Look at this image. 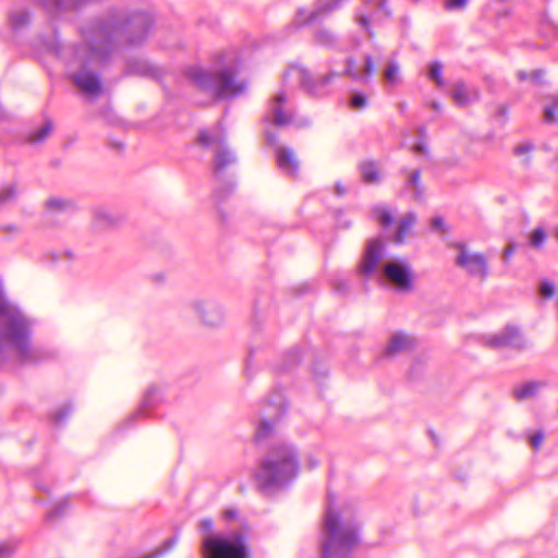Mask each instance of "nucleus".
<instances>
[{
  "label": "nucleus",
  "mask_w": 558,
  "mask_h": 558,
  "mask_svg": "<svg viewBox=\"0 0 558 558\" xmlns=\"http://www.w3.org/2000/svg\"><path fill=\"white\" fill-rule=\"evenodd\" d=\"M305 22H306V19H302V17H301V14H300V15H299V17H298L296 23H298L299 25H301V24H303V23H305Z\"/></svg>",
  "instance_id": "nucleus-45"
},
{
  "label": "nucleus",
  "mask_w": 558,
  "mask_h": 558,
  "mask_svg": "<svg viewBox=\"0 0 558 558\" xmlns=\"http://www.w3.org/2000/svg\"><path fill=\"white\" fill-rule=\"evenodd\" d=\"M414 150L416 153H418V154H422V155H426L427 154L426 146L423 143L416 144L415 147H414Z\"/></svg>",
  "instance_id": "nucleus-43"
},
{
  "label": "nucleus",
  "mask_w": 558,
  "mask_h": 558,
  "mask_svg": "<svg viewBox=\"0 0 558 558\" xmlns=\"http://www.w3.org/2000/svg\"><path fill=\"white\" fill-rule=\"evenodd\" d=\"M52 131V123L50 121L46 122V124L40 130L39 134L36 136L37 141L44 140L50 132Z\"/></svg>",
  "instance_id": "nucleus-34"
},
{
  "label": "nucleus",
  "mask_w": 558,
  "mask_h": 558,
  "mask_svg": "<svg viewBox=\"0 0 558 558\" xmlns=\"http://www.w3.org/2000/svg\"><path fill=\"white\" fill-rule=\"evenodd\" d=\"M429 75L438 86H444L442 65L439 62H434L430 65Z\"/></svg>",
  "instance_id": "nucleus-23"
},
{
  "label": "nucleus",
  "mask_w": 558,
  "mask_h": 558,
  "mask_svg": "<svg viewBox=\"0 0 558 558\" xmlns=\"http://www.w3.org/2000/svg\"><path fill=\"white\" fill-rule=\"evenodd\" d=\"M456 247L460 251L457 264L470 275L485 279L487 277V263L484 255L469 253L466 246L462 243L456 244Z\"/></svg>",
  "instance_id": "nucleus-7"
},
{
  "label": "nucleus",
  "mask_w": 558,
  "mask_h": 558,
  "mask_svg": "<svg viewBox=\"0 0 558 558\" xmlns=\"http://www.w3.org/2000/svg\"><path fill=\"white\" fill-rule=\"evenodd\" d=\"M373 214L383 227H389L393 221L391 211L385 207L374 208Z\"/></svg>",
  "instance_id": "nucleus-20"
},
{
  "label": "nucleus",
  "mask_w": 558,
  "mask_h": 558,
  "mask_svg": "<svg viewBox=\"0 0 558 558\" xmlns=\"http://www.w3.org/2000/svg\"><path fill=\"white\" fill-rule=\"evenodd\" d=\"M16 191L12 186L4 187L0 191V202L4 203L14 197Z\"/></svg>",
  "instance_id": "nucleus-30"
},
{
  "label": "nucleus",
  "mask_w": 558,
  "mask_h": 558,
  "mask_svg": "<svg viewBox=\"0 0 558 558\" xmlns=\"http://www.w3.org/2000/svg\"><path fill=\"white\" fill-rule=\"evenodd\" d=\"M272 426L270 423H263L259 427V429L256 433V438L262 439L269 435L271 432Z\"/></svg>",
  "instance_id": "nucleus-31"
},
{
  "label": "nucleus",
  "mask_w": 558,
  "mask_h": 558,
  "mask_svg": "<svg viewBox=\"0 0 558 558\" xmlns=\"http://www.w3.org/2000/svg\"><path fill=\"white\" fill-rule=\"evenodd\" d=\"M544 75H545V71L542 69L534 70L532 72H525V71L518 72V77L520 81L530 80L535 83H541L543 81Z\"/></svg>",
  "instance_id": "nucleus-22"
},
{
  "label": "nucleus",
  "mask_w": 558,
  "mask_h": 558,
  "mask_svg": "<svg viewBox=\"0 0 558 558\" xmlns=\"http://www.w3.org/2000/svg\"><path fill=\"white\" fill-rule=\"evenodd\" d=\"M411 344L412 341L408 336L403 333H397L391 338L387 351L388 353H398L405 350Z\"/></svg>",
  "instance_id": "nucleus-16"
},
{
  "label": "nucleus",
  "mask_w": 558,
  "mask_h": 558,
  "mask_svg": "<svg viewBox=\"0 0 558 558\" xmlns=\"http://www.w3.org/2000/svg\"><path fill=\"white\" fill-rule=\"evenodd\" d=\"M279 168L290 174H295L299 169V161L295 153L289 147H279L276 151Z\"/></svg>",
  "instance_id": "nucleus-12"
},
{
  "label": "nucleus",
  "mask_w": 558,
  "mask_h": 558,
  "mask_svg": "<svg viewBox=\"0 0 558 558\" xmlns=\"http://www.w3.org/2000/svg\"><path fill=\"white\" fill-rule=\"evenodd\" d=\"M384 275L387 280L401 291L413 289V271L407 260H391L384 267Z\"/></svg>",
  "instance_id": "nucleus-6"
},
{
  "label": "nucleus",
  "mask_w": 558,
  "mask_h": 558,
  "mask_svg": "<svg viewBox=\"0 0 558 558\" xmlns=\"http://www.w3.org/2000/svg\"><path fill=\"white\" fill-rule=\"evenodd\" d=\"M0 333L17 349H25L27 323L20 311L7 301L2 292H0Z\"/></svg>",
  "instance_id": "nucleus-3"
},
{
  "label": "nucleus",
  "mask_w": 558,
  "mask_h": 558,
  "mask_svg": "<svg viewBox=\"0 0 558 558\" xmlns=\"http://www.w3.org/2000/svg\"><path fill=\"white\" fill-rule=\"evenodd\" d=\"M29 20V14L23 10L15 11L10 16L11 24L14 28H20L28 24Z\"/></svg>",
  "instance_id": "nucleus-21"
},
{
  "label": "nucleus",
  "mask_w": 558,
  "mask_h": 558,
  "mask_svg": "<svg viewBox=\"0 0 558 558\" xmlns=\"http://www.w3.org/2000/svg\"><path fill=\"white\" fill-rule=\"evenodd\" d=\"M385 77L386 80L391 83L396 84L399 81V66L397 63L392 62L389 63L387 69L385 70Z\"/></svg>",
  "instance_id": "nucleus-24"
},
{
  "label": "nucleus",
  "mask_w": 558,
  "mask_h": 558,
  "mask_svg": "<svg viewBox=\"0 0 558 558\" xmlns=\"http://www.w3.org/2000/svg\"><path fill=\"white\" fill-rule=\"evenodd\" d=\"M415 222L416 216L413 213L407 214L398 223L395 241L397 243H403L411 233Z\"/></svg>",
  "instance_id": "nucleus-13"
},
{
  "label": "nucleus",
  "mask_w": 558,
  "mask_h": 558,
  "mask_svg": "<svg viewBox=\"0 0 558 558\" xmlns=\"http://www.w3.org/2000/svg\"><path fill=\"white\" fill-rule=\"evenodd\" d=\"M432 107H433V109H435V110H439V109L441 108V106H440L439 104H436V102H434V104L432 105Z\"/></svg>",
  "instance_id": "nucleus-46"
},
{
  "label": "nucleus",
  "mask_w": 558,
  "mask_h": 558,
  "mask_svg": "<svg viewBox=\"0 0 558 558\" xmlns=\"http://www.w3.org/2000/svg\"><path fill=\"white\" fill-rule=\"evenodd\" d=\"M204 526H205L206 529H210V527H211V523H210V522H205V523H204Z\"/></svg>",
  "instance_id": "nucleus-47"
},
{
  "label": "nucleus",
  "mask_w": 558,
  "mask_h": 558,
  "mask_svg": "<svg viewBox=\"0 0 558 558\" xmlns=\"http://www.w3.org/2000/svg\"><path fill=\"white\" fill-rule=\"evenodd\" d=\"M223 515L227 520H234L238 518V511L234 508H229L225 510Z\"/></svg>",
  "instance_id": "nucleus-42"
},
{
  "label": "nucleus",
  "mask_w": 558,
  "mask_h": 558,
  "mask_svg": "<svg viewBox=\"0 0 558 558\" xmlns=\"http://www.w3.org/2000/svg\"><path fill=\"white\" fill-rule=\"evenodd\" d=\"M410 184L415 189L417 195L420 196L422 194V186H421V173L418 170H414L410 175Z\"/></svg>",
  "instance_id": "nucleus-27"
},
{
  "label": "nucleus",
  "mask_w": 558,
  "mask_h": 558,
  "mask_svg": "<svg viewBox=\"0 0 558 558\" xmlns=\"http://www.w3.org/2000/svg\"><path fill=\"white\" fill-rule=\"evenodd\" d=\"M545 239H546L545 231L543 229L538 228L532 232L530 241H531L532 245L538 247L544 243Z\"/></svg>",
  "instance_id": "nucleus-25"
},
{
  "label": "nucleus",
  "mask_w": 558,
  "mask_h": 558,
  "mask_svg": "<svg viewBox=\"0 0 558 558\" xmlns=\"http://www.w3.org/2000/svg\"><path fill=\"white\" fill-rule=\"evenodd\" d=\"M469 0H446L445 8L449 11L463 9Z\"/></svg>",
  "instance_id": "nucleus-29"
},
{
  "label": "nucleus",
  "mask_w": 558,
  "mask_h": 558,
  "mask_svg": "<svg viewBox=\"0 0 558 558\" xmlns=\"http://www.w3.org/2000/svg\"><path fill=\"white\" fill-rule=\"evenodd\" d=\"M515 250V245L513 243H510L502 253V258L506 263H508L513 255Z\"/></svg>",
  "instance_id": "nucleus-37"
},
{
  "label": "nucleus",
  "mask_w": 558,
  "mask_h": 558,
  "mask_svg": "<svg viewBox=\"0 0 558 558\" xmlns=\"http://www.w3.org/2000/svg\"><path fill=\"white\" fill-rule=\"evenodd\" d=\"M367 105V98L364 94H354L351 98V107L353 109H364Z\"/></svg>",
  "instance_id": "nucleus-26"
},
{
  "label": "nucleus",
  "mask_w": 558,
  "mask_h": 558,
  "mask_svg": "<svg viewBox=\"0 0 558 558\" xmlns=\"http://www.w3.org/2000/svg\"><path fill=\"white\" fill-rule=\"evenodd\" d=\"M233 158L226 149H219L215 156V172L221 174L223 170L231 165Z\"/></svg>",
  "instance_id": "nucleus-17"
},
{
  "label": "nucleus",
  "mask_w": 558,
  "mask_h": 558,
  "mask_svg": "<svg viewBox=\"0 0 558 558\" xmlns=\"http://www.w3.org/2000/svg\"><path fill=\"white\" fill-rule=\"evenodd\" d=\"M13 553V547L8 544H0V558H7Z\"/></svg>",
  "instance_id": "nucleus-38"
},
{
  "label": "nucleus",
  "mask_w": 558,
  "mask_h": 558,
  "mask_svg": "<svg viewBox=\"0 0 558 558\" xmlns=\"http://www.w3.org/2000/svg\"><path fill=\"white\" fill-rule=\"evenodd\" d=\"M361 170L365 183L373 184L379 181V172L375 163L365 162L362 165Z\"/></svg>",
  "instance_id": "nucleus-18"
},
{
  "label": "nucleus",
  "mask_w": 558,
  "mask_h": 558,
  "mask_svg": "<svg viewBox=\"0 0 558 558\" xmlns=\"http://www.w3.org/2000/svg\"><path fill=\"white\" fill-rule=\"evenodd\" d=\"M375 68H376V66H375V61H374V59H373L371 56L366 57V58H365L364 73H365L366 75H373V74H374V72H375Z\"/></svg>",
  "instance_id": "nucleus-32"
},
{
  "label": "nucleus",
  "mask_w": 558,
  "mask_h": 558,
  "mask_svg": "<svg viewBox=\"0 0 558 558\" xmlns=\"http://www.w3.org/2000/svg\"><path fill=\"white\" fill-rule=\"evenodd\" d=\"M298 470L299 461L293 450L286 446H277L272 448L269 456L262 462L255 480L257 485L265 489L281 481L293 477Z\"/></svg>",
  "instance_id": "nucleus-1"
},
{
  "label": "nucleus",
  "mask_w": 558,
  "mask_h": 558,
  "mask_svg": "<svg viewBox=\"0 0 558 558\" xmlns=\"http://www.w3.org/2000/svg\"><path fill=\"white\" fill-rule=\"evenodd\" d=\"M384 257V245L377 240H369L365 250L364 257L360 264V271L363 275H372L378 267Z\"/></svg>",
  "instance_id": "nucleus-8"
},
{
  "label": "nucleus",
  "mask_w": 558,
  "mask_h": 558,
  "mask_svg": "<svg viewBox=\"0 0 558 558\" xmlns=\"http://www.w3.org/2000/svg\"><path fill=\"white\" fill-rule=\"evenodd\" d=\"M360 22H361V24H362L365 28H368V26H369V21H368V19H367V17L362 16V17L360 19Z\"/></svg>",
  "instance_id": "nucleus-44"
},
{
  "label": "nucleus",
  "mask_w": 558,
  "mask_h": 558,
  "mask_svg": "<svg viewBox=\"0 0 558 558\" xmlns=\"http://www.w3.org/2000/svg\"><path fill=\"white\" fill-rule=\"evenodd\" d=\"M198 141L201 144L203 145H210V144H214L216 143L217 141H215L214 138H211L208 134L206 133H203L199 135L198 137Z\"/></svg>",
  "instance_id": "nucleus-41"
},
{
  "label": "nucleus",
  "mask_w": 558,
  "mask_h": 558,
  "mask_svg": "<svg viewBox=\"0 0 558 558\" xmlns=\"http://www.w3.org/2000/svg\"><path fill=\"white\" fill-rule=\"evenodd\" d=\"M543 442V434L536 433L531 437V445L534 449H539L541 445Z\"/></svg>",
  "instance_id": "nucleus-36"
},
{
  "label": "nucleus",
  "mask_w": 558,
  "mask_h": 558,
  "mask_svg": "<svg viewBox=\"0 0 558 558\" xmlns=\"http://www.w3.org/2000/svg\"><path fill=\"white\" fill-rule=\"evenodd\" d=\"M471 97H473L474 99H478V90H473L471 94H469L463 84L459 83L454 85L452 89V98L454 99L458 106H468L471 102Z\"/></svg>",
  "instance_id": "nucleus-14"
},
{
  "label": "nucleus",
  "mask_w": 558,
  "mask_h": 558,
  "mask_svg": "<svg viewBox=\"0 0 558 558\" xmlns=\"http://www.w3.org/2000/svg\"><path fill=\"white\" fill-rule=\"evenodd\" d=\"M343 75L344 76H349L351 77L352 80H357L359 78V75L355 71V60L352 59V58H349L347 60V68L343 72Z\"/></svg>",
  "instance_id": "nucleus-28"
},
{
  "label": "nucleus",
  "mask_w": 558,
  "mask_h": 558,
  "mask_svg": "<svg viewBox=\"0 0 558 558\" xmlns=\"http://www.w3.org/2000/svg\"><path fill=\"white\" fill-rule=\"evenodd\" d=\"M325 530L323 558H344L357 542L354 529L344 524L333 510L327 511Z\"/></svg>",
  "instance_id": "nucleus-2"
},
{
  "label": "nucleus",
  "mask_w": 558,
  "mask_h": 558,
  "mask_svg": "<svg viewBox=\"0 0 558 558\" xmlns=\"http://www.w3.org/2000/svg\"><path fill=\"white\" fill-rule=\"evenodd\" d=\"M190 75L201 87L211 89L216 97L235 95L243 89L242 86L235 82L232 72L229 70L220 71L213 77L199 70L192 71Z\"/></svg>",
  "instance_id": "nucleus-5"
},
{
  "label": "nucleus",
  "mask_w": 558,
  "mask_h": 558,
  "mask_svg": "<svg viewBox=\"0 0 558 558\" xmlns=\"http://www.w3.org/2000/svg\"><path fill=\"white\" fill-rule=\"evenodd\" d=\"M539 387V383H525L513 389V396L518 401H522L535 396Z\"/></svg>",
  "instance_id": "nucleus-15"
},
{
  "label": "nucleus",
  "mask_w": 558,
  "mask_h": 558,
  "mask_svg": "<svg viewBox=\"0 0 558 558\" xmlns=\"http://www.w3.org/2000/svg\"><path fill=\"white\" fill-rule=\"evenodd\" d=\"M541 293L545 298H551L554 295V293H555V288H554V286L551 283L544 282L541 286Z\"/></svg>",
  "instance_id": "nucleus-33"
},
{
  "label": "nucleus",
  "mask_w": 558,
  "mask_h": 558,
  "mask_svg": "<svg viewBox=\"0 0 558 558\" xmlns=\"http://www.w3.org/2000/svg\"><path fill=\"white\" fill-rule=\"evenodd\" d=\"M532 150V146L527 144L519 145L515 147L514 151L517 155L521 156L523 154H529Z\"/></svg>",
  "instance_id": "nucleus-39"
},
{
  "label": "nucleus",
  "mask_w": 558,
  "mask_h": 558,
  "mask_svg": "<svg viewBox=\"0 0 558 558\" xmlns=\"http://www.w3.org/2000/svg\"><path fill=\"white\" fill-rule=\"evenodd\" d=\"M47 205L50 209H61L64 207V203L60 199H50Z\"/></svg>",
  "instance_id": "nucleus-40"
},
{
  "label": "nucleus",
  "mask_w": 558,
  "mask_h": 558,
  "mask_svg": "<svg viewBox=\"0 0 558 558\" xmlns=\"http://www.w3.org/2000/svg\"><path fill=\"white\" fill-rule=\"evenodd\" d=\"M73 82L78 88L88 95L98 96L102 92L100 78L92 72L82 71L75 74L73 76Z\"/></svg>",
  "instance_id": "nucleus-10"
},
{
  "label": "nucleus",
  "mask_w": 558,
  "mask_h": 558,
  "mask_svg": "<svg viewBox=\"0 0 558 558\" xmlns=\"http://www.w3.org/2000/svg\"><path fill=\"white\" fill-rule=\"evenodd\" d=\"M206 558H246L247 546L243 535L232 534L230 538L209 536L204 541Z\"/></svg>",
  "instance_id": "nucleus-4"
},
{
  "label": "nucleus",
  "mask_w": 558,
  "mask_h": 558,
  "mask_svg": "<svg viewBox=\"0 0 558 558\" xmlns=\"http://www.w3.org/2000/svg\"><path fill=\"white\" fill-rule=\"evenodd\" d=\"M430 225L433 229L445 232V222L441 217H434Z\"/></svg>",
  "instance_id": "nucleus-35"
},
{
  "label": "nucleus",
  "mask_w": 558,
  "mask_h": 558,
  "mask_svg": "<svg viewBox=\"0 0 558 558\" xmlns=\"http://www.w3.org/2000/svg\"><path fill=\"white\" fill-rule=\"evenodd\" d=\"M550 105L544 109L545 120L549 123L558 122V96L551 95L548 97Z\"/></svg>",
  "instance_id": "nucleus-19"
},
{
  "label": "nucleus",
  "mask_w": 558,
  "mask_h": 558,
  "mask_svg": "<svg viewBox=\"0 0 558 558\" xmlns=\"http://www.w3.org/2000/svg\"><path fill=\"white\" fill-rule=\"evenodd\" d=\"M287 101L286 94L280 92L274 97L271 105L274 113V122L276 125L283 126L288 125L293 121V114L290 111L284 110V104Z\"/></svg>",
  "instance_id": "nucleus-11"
},
{
  "label": "nucleus",
  "mask_w": 558,
  "mask_h": 558,
  "mask_svg": "<svg viewBox=\"0 0 558 558\" xmlns=\"http://www.w3.org/2000/svg\"><path fill=\"white\" fill-rule=\"evenodd\" d=\"M487 347L493 349L499 348H514L522 349L524 347V340L520 332L513 328H507L499 335H490L485 338Z\"/></svg>",
  "instance_id": "nucleus-9"
}]
</instances>
